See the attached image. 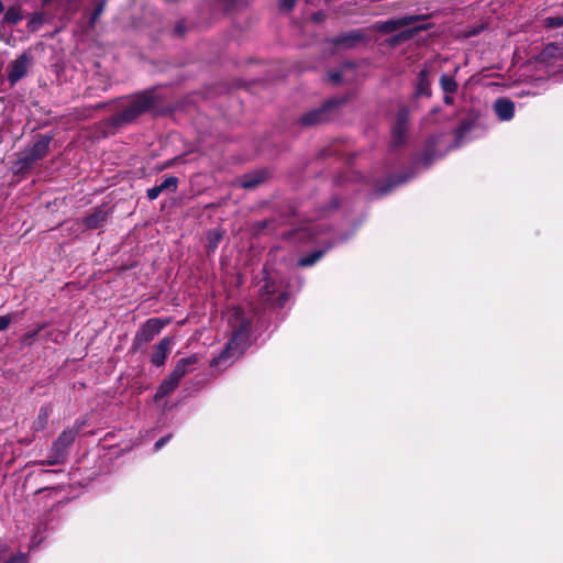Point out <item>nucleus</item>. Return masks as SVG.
Segmentation results:
<instances>
[{
  "label": "nucleus",
  "instance_id": "nucleus-1",
  "mask_svg": "<svg viewBox=\"0 0 563 563\" xmlns=\"http://www.w3.org/2000/svg\"><path fill=\"white\" fill-rule=\"evenodd\" d=\"M227 320L232 330V338L227 343L224 351L212 360L211 366H228L238 358L247 346L250 321L244 316V312L239 308H232L227 313Z\"/></svg>",
  "mask_w": 563,
  "mask_h": 563
},
{
  "label": "nucleus",
  "instance_id": "nucleus-2",
  "mask_svg": "<svg viewBox=\"0 0 563 563\" xmlns=\"http://www.w3.org/2000/svg\"><path fill=\"white\" fill-rule=\"evenodd\" d=\"M155 104V98L151 92H142L130 99L120 101V110L110 120L114 126L131 123L139 115L150 110Z\"/></svg>",
  "mask_w": 563,
  "mask_h": 563
},
{
  "label": "nucleus",
  "instance_id": "nucleus-3",
  "mask_svg": "<svg viewBox=\"0 0 563 563\" xmlns=\"http://www.w3.org/2000/svg\"><path fill=\"white\" fill-rule=\"evenodd\" d=\"M537 62L547 68L563 66V47L558 44H548L538 55Z\"/></svg>",
  "mask_w": 563,
  "mask_h": 563
},
{
  "label": "nucleus",
  "instance_id": "nucleus-4",
  "mask_svg": "<svg viewBox=\"0 0 563 563\" xmlns=\"http://www.w3.org/2000/svg\"><path fill=\"white\" fill-rule=\"evenodd\" d=\"M426 18V15H405L387 21H380L375 24V30L383 33H391L399 29L413 25L417 22L424 20Z\"/></svg>",
  "mask_w": 563,
  "mask_h": 563
},
{
  "label": "nucleus",
  "instance_id": "nucleus-5",
  "mask_svg": "<svg viewBox=\"0 0 563 563\" xmlns=\"http://www.w3.org/2000/svg\"><path fill=\"white\" fill-rule=\"evenodd\" d=\"M168 323L167 320L158 318L148 319L135 334V341L139 344L150 342L158 334L162 329Z\"/></svg>",
  "mask_w": 563,
  "mask_h": 563
},
{
  "label": "nucleus",
  "instance_id": "nucleus-6",
  "mask_svg": "<svg viewBox=\"0 0 563 563\" xmlns=\"http://www.w3.org/2000/svg\"><path fill=\"white\" fill-rule=\"evenodd\" d=\"M76 433L75 430H65L58 435L52 448L56 455L47 464L55 465L64 459L65 450L74 442Z\"/></svg>",
  "mask_w": 563,
  "mask_h": 563
},
{
  "label": "nucleus",
  "instance_id": "nucleus-7",
  "mask_svg": "<svg viewBox=\"0 0 563 563\" xmlns=\"http://www.w3.org/2000/svg\"><path fill=\"white\" fill-rule=\"evenodd\" d=\"M51 137H41L37 140L21 157V162L24 166H29L32 163L43 158L49 147Z\"/></svg>",
  "mask_w": 563,
  "mask_h": 563
},
{
  "label": "nucleus",
  "instance_id": "nucleus-8",
  "mask_svg": "<svg viewBox=\"0 0 563 563\" xmlns=\"http://www.w3.org/2000/svg\"><path fill=\"white\" fill-rule=\"evenodd\" d=\"M30 65V57L26 54L20 55L18 58L11 62L10 70L8 74L9 81L14 85L20 79H22L26 73Z\"/></svg>",
  "mask_w": 563,
  "mask_h": 563
},
{
  "label": "nucleus",
  "instance_id": "nucleus-9",
  "mask_svg": "<svg viewBox=\"0 0 563 563\" xmlns=\"http://www.w3.org/2000/svg\"><path fill=\"white\" fill-rule=\"evenodd\" d=\"M173 340L170 338H164L154 346V351L151 356L153 365L159 367L165 364Z\"/></svg>",
  "mask_w": 563,
  "mask_h": 563
},
{
  "label": "nucleus",
  "instance_id": "nucleus-10",
  "mask_svg": "<svg viewBox=\"0 0 563 563\" xmlns=\"http://www.w3.org/2000/svg\"><path fill=\"white\" fill-rule=\"evenodd\" d=\"M494 110L499 120L509 121L515 114V104L509 99L499 98L494 103Z\"/></svg>",
  "mask_w": 563,
  "mask_h": 563
},
{
  "label": "nucleus",
  "instance_id": "nucleus-11",
  "mask_svg": "<svg viewBox=\"0 0 563 563\" xmlns=\"http://www.w3.org/2000/svg\"><path fill=\"white\" fill-rule=\"evenodd\" d=\"M407 110H401L398 114L397 122L393 128V143L395 145H399L405 139V134L407 131Z\"/></svg>",
  "mask_w": 563,
  "mask_h": 563
},
{
  "label": "nucleus",
  "instance_id": "nucleus-12",
  "mask_svg": "<svg viewBox=\"0 0 563 563\" xmlns=\"http://www.w3.org/2000/svg\"><path fill=\"white\" fill-rule=\"evenodd\" d=\"M198 362V355L192 354L188 357L180 358L174 369L172 371V374L180 382V379L190 372V367L195 365Z\"/></svg>",
  "mask_w": 563,
  "mask_h": 563
},
{
  "label": "nucleus",
  "instance_id": "nucleus-13",
  "mask_svg": "<svg viewBox=\"0 0 563 563\" xmlns=\"http://www.w3.org/2000/svg\"><path fill=\"white\" fill-rule=\"evenodd\" d=\"M179 384V380L170 373L159 385L154 399L158 401L165 396L173 393Z\"/></svg>",
  "mask_w": 563,
  "mask_h": 563
},
{
  "label": "nucleus",
  "instance_id": "nucleus-14",
  "mask_svg": "<svg viewBox=\"0 0 563 563\" xmlns=\"http://www.w3.org/2000/svg\"><path fill=\"white\" fill-rule=\"evenodd\" d=\"M430 71L426 67L420 70L418 76V82L416 87V95L421 97H430L431 96V88H430V79H429Z\"/></svg>",
  "mask_w": 563,
  "mask_h": 563
},
{
  "label": "nucleus",
  "instance_id": "nucleus-15",
  "mask_svg": "<svg viewBox=\"0 0 563 563\" xmlns=\"http://www.w3.org/2000/svg\"><path fill=\"white\" fill-rule=\"evenodd\" d=\"M107 220V212L102 209L93 211L91 214L84 219L87 229H97L101 227Z\"/></svg>",
  "mask_w": 563,
  "mask_h": 563
},
{
  "label": "nucleus",
  "instance_id": "nucleus-16",
  "mask_svg": "<svg viewBox=\"0 0 563 563\" xmlns=\"http://www.w3.org/2000/svg\"><path fill=\"white\" fill-rule=\"evenodd\" d=\"M51 415V408L47 406L41 407L36 419L33 421L32 429L36 432L46 428Z\"/></svg>",
  "mask_w": 563,
  "mask_h": 563
},
{
  "label": "nucleus",
  "instance_id": "nucleus-17",
  "mask_svg": "<svg viewBox=\"0 0 563 563\" xmlns=\"http://www.w3.org/2000/svg\"><path fill=\"white\" fill-rule=\"evenodd\" d=\"M324 114L325 113L323 109L313 110L301 118V123L303 125H312L320 123L321 121H323Z\"/></svg>",
  "mask_w": 563,
  "mask_h": 563
},
{
  "label": "nucleus",
  "instance_id": "nucleus-18",
  "mask_svg": "<svg viewBox=\"0 0 563 563\" xmlns=\"http://www.w3.org/2000/svg\"><path fill=\"white\" fill-rule=\"evenodd\" d=\"M22 19L20 7H11L4 13V21L9 24H18Z\"/></svg>",
  "mask_w": 563,
  "mask_h": 563
},
{
  "label": "nucleus",
  "instance_id": "nucleus-19",
  "mask_svg": "<svg viewBox=\"0 0 563 563\" xmlns=\"http://www.w3.org/2000/svg\"><path fill=\"white\" fill-rule=\"evenodd\" d=\"M428 27H429L428 24L415 25V26L401 32L400 34H398L395 37V41L396 42L407 41V40L411 38L418 32L427 30Z\"/></svg>",
  "mask_w": 563,
  "mask_h": 563
},
{
  "label": "nucleus",
  "instance_id": "nucleus-20",
  "mask_svg": "<svg viewBox=\"0 0 563 563\" xmlns=\"http://www.w3.org/2000/svg\"><path fill=\"white\" fill-rule=\"evenodd\" d=\"M440 86L445 93H454L457 89V84L454 78L448 75L441 76Z\"/></svg>",
  "mask_w": 563,
  "mask_h": 563
},
{
  "label": "nucleus",
  "instance_id": "nucleus-21",
  "mask_svg": "<svg viewBox=\"0 0 563 563\" xmlns=\"http://www.w3.org/2000/svg\"><path fill=\"white\" fill-rule=\"evenodd\" d=\"M222 240V233L219 230H211L207 233V243L210 251H214L220 241Z\"/></svg>",
  "mask_w": 563,
  "mask_h": 563
},
{
  "label": "nucleus",
  "instance_id": "nucleus-22",
  "mask_svg": "<svg viewBox=\"0 0 563 563\" xmlns=\"http://www.w3.org/2000/svg\"><path fill=\"white\" fill-rule=\"evenodd\" d=\"M8 548L0 545V563H26V559L23 554L14 555L5 561Z\"/></svg>",
  "mask_w": 563,
  "mask_h": 563
},
{
  "label": "nucleus",
  "instance_id": "nucleus-23",
  "mask_svg": "<svg viewBox=\"0 0 563 563\" xmlns=\"http://www.w3.org/2000/svg\"><path fill=\"white\" fill-rule=\"evenodd\" d=\"M323 251H316L313 253H311L310 255L308 256H305V257H301L299 261H298V265L301 266V267H307V266H311L313 265L318 260H320L323 255Z\"/></svg>",
  "mask_w": 563,
  "mask_h": 563
},
{
  "label": "nucleus",
  "instance_id": "nucleus-24",
  "mask_svg": "<svg viewBox=\"0 0 563 563\" xmlns=\"http://www.w3.org/2000/svg\"><path fill=\"white\" fill-rule=\"evenodd\" d=\"M178 185V179L174 176H169L165 178L161 185H158L162 192L164 191H176Z\"/></svg>",
  "mask_w": 563,
  "mask_h": 563
},
{
  "label": "nucleus",
  "instance_id": "nucleus-25",
  "mask_svg": "<svg viewBox=\"0 0 563 563\" xmlns=\"http://www.w3.org/2000/svg\"><path fill=\"white\" fill-rule=\"evenodd\" d=\"M43 15L41 13H34L27 23V27L31 31H35L43 24Z\"/></svg>",
  "mask_w": 563,
  "mask_h": 563
},
{
  "label": "nucleus",
  "instance_id": "nucleus-26",
  "mask_svg": "<svg viewBox=\"0 0 563 563\" xmlns=\"http://www.w3.org/2000/svg\"><path fill=\"white\" fill-rule=\"evenodd\" d=\"M544 25L547 27H561L563 26V16H550L544 20Z\"/></svg>",
  "mask_w": 563,
  "mask_h": 563
},
{
  "label": "nucleus",
  "instance_id": "nucleus-27",
  "mask_svg": "<svg viewBox=\"0 0 563 563\" xmlns=\"http://www.w3.org/2000/svg\"><path fill=\"white\" fill-rule=\"evenodd\" d=\"M260 183H262V178L258 176H245L241 185L244 188H253Z\"/></svg>",
  "mask_w": 563,
  "mask_h": 563
},
{
  "label": "nucleus",
  "instance_id": "nucleus-28",
  "mask_svg": "<svg viewBox=\"0 0 563 563\" xmlns=\"http://www.w3.org/2000/svg\"><path fill=\"white\" fill-rule=\"evenodd\" d=\"M12 314L0 316V331H4L5 329H8V327L12 322Z\"/></svg>",
  "mask_w": 563,
  "mask_h": 563
},
{
  "label": "nucleus",
  "instance_id": "nucleus-29",
  "mask_svg": "<svg viewBox=\"0 0 563 563\" xmlns=\"http://www.w3.org/2000/svg\"><path fill=\"white\" fill-rule=\"evenodd\" d=\"M103 9H104V2H100L91 15V20H90L91 24H93L97 21V19L101 15V13L103 12Z\"/></svg>",
  "mask_w": 563,
  "mask_h": 563
},
{
  "label": "nucleus",
  "instance_id": "nucleus-30",
  "mask_svg": "<svg viewBox=\"0 0 563 563\" xmlns=\"http://www.w3.org/2000/svg\"><path fill=\"white\" fill-rule=\"evenodd\" d=\"M161 194L162 191L158 186H155L147 190V197L150 200H155Z\"/></svg>",
  "mask_w": 563,
  "mask_h": 563
},
{
  "label": "nucleus",
  "instance_id": "nucleus-31",
  "mask_svg": "<svg viewBox=\"0 0 563 563\" xmlns=\"http://www.w3.org/2000/svg\"><path fill=\"white\" fill-rule=\"evenodd\" d=\"M296 2L297 0H280V7L285 10H291Z\"/></svg>",
  "mask_w": 563,
  "mask_h": 563
},
{
  "label": "nucleus",
  "instance_id": "nucleus-32",
  "mask_svg": "<svg viewBox=\"0 0 563 563\" xmlns=\"http://www.w3.org/2000/svg\"><path fill=\"white\" fill-rule=\"evenodd\" d=\"M169 439H170V435H167V437H163L158 441H156L155 450L158 451L159 449H162L168 442Z\"/></svg>",
  "mask_w": 563,
  "mask_h": 563
},
{
  "label": "nucleus",
  "instance_id": "nucleus-33",
  "mask_svg": "<svg viewBox=\"0 0 563 563\" xmlns=\"http://www.w3.org/2000/svg\"><path fill=\"white\" fill-rule=\"evenodd\" d=\"M42 329L43 327H40L36 331L25 334V340H32Z\"/></svg>",
  "mask_w": 563,
  "mask_h": 563
},
{
  "label": "nucleus",
  "instance_id": "nucleus-34",
  "mask_svg": "<svg viewBox=\"0 0 563 563\" xmlns=\"http://www.w3.org/2000/svg\"><path fill=\"white\" fill-rule=\"evenodd\" d=\"M453 100H454V99H453V97H451V96H449V95H446V96L444 97V102H445V103H448V104H452V103H453Z\"/></svg>",
  "mask_w": 563,
  "mask_h": 563
},
{
  "label": "nucleus",
  "instance_id": "nucleus-35",
  "mask_svg": "<svg viewBox=\"0 0 563 563\" xmlns=\"http://www.w3.org/2000/svg\"><path fill=\"white\" fill-rule=\"evenodd\" d=\"M339 78L340 76L338 74H333L331 75V79L334 81V82H338L339 81Z\"/></svg>",
  "mask_w": 563,
  "mask_h": 563
},
{
  "label": "nucleus",
  "instance_id": "nucleus-36",
  "mask_svg": "<svg viewBox=\"0 0 563 563\" xmlns=\"http://www.w3.org/2000/svg\"><path fill=\"white\" fill-rule=\"evenodd\" d=\"M45 3L49 2L51 0H43Z\"/></svg>",
  "mask_w": 563,
  "mask_h": 563
}]
</instances>
